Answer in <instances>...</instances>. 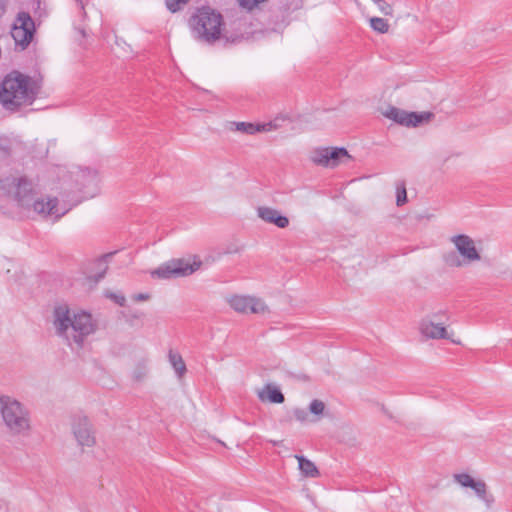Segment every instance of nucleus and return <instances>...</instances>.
<instances>
[{
    "instance_id": "f257e3e1",
    "label": "nucleus",
    "mask_w": 512,
    "mask_h": 512,
    "mask_svg": "<svg viewBox=\"0 0 512 512\" xmlns=\"http://www.w3.org/2000/svg\"><path fill=\"white\" fill-rule=\"evenodd\" d=\"M53 327L58 337L69 346L75 345L79 349L83 347L85 339L96 330L91 314L83 311L72 313L66 304L55 306Z\"/></svg>"
},
{
    "instance_id": "f03ea898",
    "label": "nucleus",
    "mask_w": 512,
    "mask_h": 512,
    "mask_svg": "<svg viewBox=\"0 0 512 512\" xmlns=\"http://www.w3.org/2000/svg\"><path fill=\"white\" fill-rule=\"evenodd\" d=\"M0 415L5 428L13 437H27L32 430L30 410L17 399L0 395Z\"/></svg>"
},
{
    "instance_id": "7ed1b4c3",
    "label": "nucleus",
    "mask_w": 512,
    "mask_h": 512,
    "mask_svg": "<svg viewBox=\"0 0 512 512\" xmlns=\"http://www.w3.org/2000/svg\"><path fill=\"white\" fill-rule=\"evenodd\" d=\"M30 78L19 72L8 74L0 86V102L8 110L29 105L35 99V92L29 85Z\"/></svg>"
},
{
    "instance_id": "20e7f679",
    "label": "nucleus",
    "mask_w": 512,
    "mask_h": 512,
    "mask_svg": "<svg viewBox=\"0 0 512 512\" xmlns=\"http://www.w3.org/2000/svg\"><path fill=\"white\" fill-rule=\"evenodd\" d=\"M223 25V16L210 7L198 9L189 19V27L194 39L209 45H213L223 37Z\"/></svg>"
},
{
    "instance_id": "39448f33",
    "label": "nucleus",
    "mask_w": 512,
    "mask_h": 512,
    "mask_svg": "<svg viewBox=\"0 0 512 512\" xmlns=\"http://www.w3.org/2000/svg\"><path fill=\"white\" fill-rule=\"evenodd\" d=\"M0 188L17 202L18 206L30 211L36 196L33 184L26 177H7L0 181Z\"/></svg>"
},
{
    "instance_id": "423d86ee",
    "label": "nucleus",
    "mask_w": 512,
    "mask_h": 512,
    "mask_svg": "<svg viewBox=\"0 0 512 512\" xmlns=\"http://www.w3.org/2000/svg\"><path fill=\"white\" fill-rule=\"evenodd\" d=\"M451 242L455 245L463 260L451 253L446 257V263L451 267H461L463 264L479 261L481 256L476 249L474 240L465 234L453 236Z\"/></svg>"
},
{
    "instance_id": "0eeeda50",
    "label": "nucleus",
    "mask_w": 512,
    "mask_h": 512,
    "mask_svg": "<svg viewBox=\"0 0 512 512\" xmlns=\"http://www.w3.org/2000/svg\"><path fill=\"white\" fill-rule=\"evenodd\" d=\"M202 265L200 260L189 263L184 259H172L151 272L153 278L171 279L181 276H188L198 270Z\"/></svg>"
},
{
    "instance_id": "6e6552de",
    "label": "nucleus",
    "mask_w": 512,
    "mask_h": 512,
    "mask_svg": "<svg viewBox=\"0 0 512 512\" xmlns=\"http://www.w3.org/2000/svg\"><path fill=\"white\" fill-rule=\"evenodd\" d=\"M449 317L446 311H439L424 317L419 323V331L426 339H450L446 329Z\"/></svg>"
},
{
    "instance_id": "1a4fd4ad",
    "label": "nucleus",
    "mask_w": 512,
    "mask_h": 512,
    "mask_svg": "<svg viewBox=\"0 0 512 512\" xmlns=\"http://www.w3.org/2000/svg\"><path fill=\"white\" fill-rule=\"evenodd\" d=\"M383 115L386 118L407 127H416L419 124L429 122L434 117L432 112H407L394 106L388 107L386 111L383 112Z\"/></svg>"
},
{
    "instance_id": "9d476101",
    "label": "nucleus",
    "mask_w": 512,
    "mask_h": 512,
    "mask_svg": "<svg viewBox=\"0 0 512 512\" xmlns=\"http://www.w3.org/2000/svg\"><path fill=\"white\" fill-rule=\"evenodd\" d=\"M35 25L27 12H20L13 24L11 36L17 45L26 48L33 38Z\"/></svg>"
},
{
    "instance_id": "9b49d317",
    "label": "nucleus",
    "mask_w": 512,
    "mask_h": 512,
    "mask_svg": "<svg viewBox=\"0 0 512 512\" xmlns=\"http://www.w3.org/2000/svg\"><path fill=\"white\" fill-rule=\"evenodd\" d=\"M228 303L238 313L264 314L268 311L264 301L254 296L234 295L228 299Z\"/></svg>"
},
{
    "instance_id": "f8f14e48",
    "label": "nucleus",
    "mask_w": 512,
    "mask_h": 512,
    "mask_svg": "<svg viewBox=\"0 0 512 512\" xmlns=\"http://www.w3.org/2000/svg\"><path fill=\"white\" fill-rule=\"evenodd\" d=\"M72 431L80 446L92 447L95 445V432L87 416H74L72 420Z\"/></svg>"
},
{
    "instance_id": "ddd939ff",
    "label": "nucleus",
    "mask_w": 512,
    "mask_h": 512,
    "mask_svg": "<svg viewBox=\"0 0 512 512\" xmlns=\"http://www.w3.org/2000/svg\"><path fill=\"white\" fill-rule=\"evenodd\" d=\"M36 214L43 218H47L49 216H53L55 220H59L62 216H64L68 209L60 211L58 208V199L56 197L44 199H36V197L32 200L31 209Z\"/></svg>"
},
{
    "instance_id": "4468645a",
    "label": "nucleus",
    "mask_w": 512,
    "mask_h": 512,
    "mask_svg": "<svg viewBox=\"0 0 512 512\" xmlns=\"http://www.w3.org/2000/svg\"><path fill=\"white\" fill-rule=\"evenodd\" d=\"M258 217L267 223L276 225L279 228H286L289 225V219L279 213L278 210L261 206L257 209Z\"/></svg>"
},
{
    "instance_id": "2eb2a0df",
    "label": "nucleus",
    "mask_w": 512,
    "mask_h": 512,
    "mask_svg": "<svg viewBox=\"0 0 512 512\" xmlns=\"http://www.w3.org/2000/svg\"><path fill=\"white\" fill-rule=\"evenodd\" d=\"M77 181L85 193L94 195L97 192L99 178L96 171L90 169L82 170L78 175Z\"/></svg>"
},
{
    "instance_id": "dca6fc26",
    "label": "nucleus",
    "mask_w": 512,
    "mask_h": 512,
    "mask_svg": "<svg viewBox=\"0 0 512 512\" xmlns=\"http://www.w3.org/2000/svg\"><path fill=\"white\" fill-rule=\"evenodd\" d=\"M295 458L298 460L299 470L303 476L316 478L320 475L318 468L312 461L302 455H296Z\"/></svg>"
},
{
    "instance_id": "f3484780",
    "label": "nucleus",
    "mask_w": 512,
    "mask_h": 512,
    "mask_svg": "<svg viewBox=\"0 0 512 512\" xmlns=\"http://www.w3.org/2000/svg\"><path fill=\"white\" fill-rule=\"evenodd\" d=\"M258 397L264 401L269 400L271 403H278L281 404L284 402L285 398L283 393L276 387H273L270 384H267L265 386V390L262 392H259Z\"/></svg>"
},
{
    "instance_id": "a211bd4d",
    "label": "nucleus",
    "mask_w": 512,
    "mask_h": 512,
    "mask_svg": "<svg viewBox=\"0 0 512 512\" xmlns=\"http://www.w3.org/2000/svg\"><path fill=\"white\" fill-rule=\"evenodd\" d=\"M470 488L475 491L476 495L483 502H485L487 507H490L494 503V497L492 494L488 493L487 485L484 481H482V480L476 481L475 480Z\"/></svg>"
},
{
    "instance_id": "6ab92c4d",
    "label": "nucleus",
    "mask_w": 512,
    "mask_h": 512,
    "mask_svg": "<svg viewBox=\"0 0 512 512\" xmlns=\"http://www.w3.org/2000/svg\"><path fill=\"white\" fill-rule=\"evenodd\" d=\"M350 159L351 156L348 154V151L343 147H334L329 148V156H328V166L330 168H334L339 165L342 158Z\"/></svg>"
},
{
    "instance_id": "aec40b11",
    "label": "nucleus",
    "mask_w": 512,
    "mask_h": 512,
    "mask_svg": "<svg viewBox=\"0 0 512 512\" xmlns=\"http://www.w3.org/2000/svg\"><path fill=\"white\" fill-rule=\"evenodd\" d=\"M329 148L330 147H320V148L314 149L310 155L311 161L316 165L327 167L328 166Z\"/></svg>"
},
{
    "instance_id": "412c9836",
    "label": "nucleus",
    "mask_w": 512,
    "mask_h": 512,
    "mask_svg": "<svg viewBox=\"0 0 512 512\" xmlns=\"http://www.w3.org/2000/svg\"><path fill=\"white\" fill-rule=\"evenodd\" d=\"M169 362L174 368L176 374L179 377H182L186 373V364L179 353H176L172 350L169 351L168 354Z\"/></svg>"
},
{
    "instance_id": "4be33fe9",
    "label": "nucleus",
    "mask_w": 512,
    "mask_h": 512,
    "mask_svg": "<svg viewBox=\"0 0 512 512\" xmlns=\"http://www.w3.org/2000/svg\"><path fill=\"white\" fill-rule=\"evenodd\" d=\"M233 126H235V130L248 134V135H254L256 133H259V128L257 124L249 123V122H233Z\"/></svg>"
},
{
    "instance_id": "5701e85b",
    "label": "nucleus",
    "mask_w": 512,
    "mask_h": 512,
    "mask_svg": "<svg viewBox=\"0 0 512 512\" xmlns=\"http://www.w3.org/2000/svg\"><path fill=\"white\" fill-rule=\"evenodd\" d=\"M370 26L374 31L381 34L387 33L389 30L388 22L380 17H372L370 19Z\"/></svg>"
},
{
    "instance_id": "b1692460",
    "label": "nucleus",
    "mask_w": 512,
    "mask_h": 512,
    "mask_svg": "<svg viewBox=\"0 0 512 512\" xmlns=\"http://www.w3.org/2000/svg\"><path fill=\"white\" fill-rule=\"evenodd\" d=\"M396 205L403 206L407 202V191L405 181H398L396 184Z\"/></svg>"
},
{
    "instance_id": "393cba45",
    "label": "nucleus",
    "mask_w": 512,
    "mask_h": 512,
    "mask_svg": "<svg viewBox=\"0 0 512 512\" xmlns=\"http://www.w3.org/2000/svg\"><path fill=\"white\" fill-rule=\"evenodd\" d=\"M454 479L461 486L469 487V488L472 486V484L475 481L469 474H466V473L455 474Z\"/></svg>"
},
{
    "instance_id": "a878e982",
    "label": "nucleus",
    "mask_w": 512,
    "mask_h": 512,
    "mask_svg": "<svg viewBox=\"0 0 512 512\" xmlns=\"http://www.w3.org/2000/svg\"><path fill=\"white\" fill-rule=\"evenodd\" d=\"M325 410V404L323 401L314 399L309 405V411L314 415H321Z\"/></svg>"
},
{
    "instance_id": "bb28decb",
    "label": "nucleus",
    "mask_w": 512,
    "mask_h": 512,
    "mask_svg": "<svg viewBox=\"0 0 512 512\" xmlns=\"http://www.w3.org/2000/svg\"><path fill=\"white\" fill-rule=\"evenodd\" d=\"M189 0H166V7L172 13L179 11Z\"/></svg>"
},
{
    "instance_id": "cd10ccee",
    "label": "nucleus",
    "mask_w": 512,
    "mask_h": 512,
    "mask_svg": "<svg viewBox=\"0 0 512 512\" xmlns=\"http://www.w3.org/2000/svg\"><path fill=\"white\" fill-rule=\"evenodd\" d=\"M379 8V10L386 16H392L393 9L390 4L385 0H372Z\"/></svg>"
},
{
    "instance_id": "c85d7f7f",
    "label": "nucleus",
    "mask_w": 512,
    "mask_h": 512,
    "mask_svg": "<svg viewBox=\"0 0 512 512\" xmlns=\"http://www.w3.org/2000/svg\"><path fill=\"white\" fill-rule=\"evenodd\" d=\"M11 151V144L7 138L0 137V155L7 157Z\"/></svg>"
},
{
    "instance_id": "c756f323",
    "label": "nucleus",
    "mask_w": 512,
    "mask_h": 512,
    "mask_svg": "<svg viewBox=\"0 0 512 512\" xmlns=\"http://www.w3.org/2000/svg\"><path fill=\"white\" fill-rule=\"evenodd\" d=\"M146 375V365L141 363L138 365L136 371L134 372V378L136 380H141Z\"/></svg>"
},
{
    "instance_id": "7c9ffc66",
    "label": "nucleus",
    "mask_w": 512,
    "mask_h": 512,
    "mask_svg": "<svg viewBox=\"0 0 512 512\" xmlns=\"http://www.w3.org/2000/svg\"><path fill=\"white\" fill-rule=\"evenodd\" d=\"M294 416L300 422H304L307 420V412L304 409H295Z\"/></svg>"
},
{
    "instance_id": "2f4dec72",
    "label": "nucleus",
    "mask_w": 512,
    "mask_h": 512,
    "mask_svg": "<svg viewBox=\"0 0 512 512\" xmlns=\"http://www.w3.org/2000/svg\"><path fill=\"white\" fill-rule=\"evenodd\" d=\"M257 126L259 128V132H268V131L276 129V125L273 124L272 122L257 124Z\"/></svg>"
},
{
    "instance_id": "473e14b6",
    "label": "nucleus",
    "mask_w": 512,
    "mask_h": 512,
    "mask_svg": "<svg viewBox=\"0 0 512 512\" xmlns=\"http://www.w3.org/2000/svg\"><path fill=\"white\" fill-rule=\"evenodd\" d=\"M112 297L117 304L124 306L126 299L123 295H112Z\"/></svg>"
},
{
    "instance_id": "72a5a7b5",
    "label": "nucleus",
    "mask_w": 512,
    "mask_h": 512,
    "mask_svg": "<svg viewBox=\"0 0 512 512\" xmlns=\"http://www.w3.org/2000/svg\"><path fill=\"white\" fill-rule=\"evenodd\" d=\"M107 269H108V266L105 265L104 268L102 269V271L100 273H98L97 275H95V277H94L95 282H98L102 278H104V275H105Z\"/></svg>"
},
{
    "instance_id": "f704fd0d",
    "label": "nucleus",
    "mask_w": 512,
    "mask_h": 512,
    "mask_svg": "<svg viewBox=\"0 0 512 512\" xmlns=\"http://www.w3.org/2000/svg\"><path fill=\"white\" fill-rule=\"evenodd\" d=\"M150 298L149 294L139 293L134 296L136 301H146Z\"/></svg>"
},
{
    "instance_id": "c9c22d12",
    "label": "nucleus",
    "mask_w": 512,
    "mask_h": 512,
    "mask_svg": "<svg viewBox=\"0 0 512 512\" xmlns=\"http://www.w3.org/2000/svg\"><path fill=\"white\" fill-rule=\"evenodd\" d=\"M6 5L7 0H0V17L5 13L6 11Z\"/></svg>"
},
{
    "instance_id": "e433bc0d",
    "label": "nucleus",
    "mask_w": 512,
    "mask_h": 512,
    "mask_svg": "<svg viewBox=\"0 0 512 512\" xmlns=\"http://www.w3.org/2000/svg\"><path fill=\"white\" fill-rule=\"evenodd\" d=\"M113 254L112 253H108V254H105L101 257V259H99V265H104L107 261L108 258H110Z\"/></svg>"
}]
</instances>
